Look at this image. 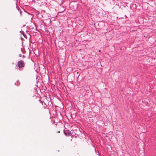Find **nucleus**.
Wrapping results in <instances>:
<instances>
[{"label": "nucleus", "mask_w": 156, "mask_h": 156, "mask_svg": "<svg viewBox=\"0 0 156 156\" xmlns=\"http://www.w3.org/2000/svg\"><path fill=\"white\" fill-rule=\"evenodd\" d=\"M17 65L19 67V70L21 71L23 70V68L25 66V63L23 61L20 60L17 62Z\"/></svg>", "instance_id": "nucleus-1"}, {"label": "nucleus", "mask_w": 156, "mask_h": 156, "mask_svg": "<svg viewBox=\"0 0 156 156\" xmlns=\"http://www.w3.org/2000/svg\"><path fill=\"white\" fill-rule=\"evenodd\" d=\"M20 32L21 34H23V37L26 38V39L27 38V37L25 34L24 33V32L23 31H21Z\"/></svg>", "instance_id": "nucleus-2"}, {"label": "nucleus", "mask_w": 156, "mask_h": 156, "mask_svg": "<svg viewBox=\"0 0 156 156\" xmlns=\"http://www.w3.org/2000/svg\"><path fill=\"white\" fill-rule=\"evenodd\" d=\"M20 83L18 81H17L15 83V85H18L20 84Z\"/></svg>", "instance_id": "nucleus-3"}, {"label": "nucleus", "mask_w": 156, "mask_h": 156, "mask_svg": "<svg viewBox=\"0 0 156 156\" xmlns=\"http://www.w3.org/2000/svg\"><path fill=\"white\" fill-rule=\"evenodd\" d=\"M64 133L66 135H66H68V134H66V133L65 132V131H64ZM71 135V133H68V135L69 136H70V135Z\"/></svg>", "instance_id": "nucleus-4"}, {"label": "nucleus", "mask_w": 156, "mask_h": 156, "mask_svg": "<svg viewBox=\"0 0 156 156\" xmlns=\"http://www.w3.org/2000/svg\"><path fill=\"white\" fill-rule=\"evenodd\" d=\"M22 56V54H20L19 55V57H21Z\"/></svg>", "instance_id": "nucleus-5"}, {"label": "nucleus", "mask_w": 156, "mask_h": 156, "mask_svg": "<svg viewBox=\"0 0 156 156\" xmlns=\"http://www.w3.org/2000/svg\"><path fill=\"white\" fill-rule=\"evenodd\" d=\"M23 58L25 57V56H24V55H23Z\"/></svg>", "instance_id": "nucleus-6"}, {"label": "nucleus", "mask_w": 156, "mask_h": 156, "mask_svg": "<svg viewBox=\"0 0 156 156\" xmlns=\"http://www.w3.org/2000/svg\"><path fill=\"white\" fill-rule=\"evenodd\" d=\"M76 73H77V74H78L79 73H78V72H76Z\"/></svg>", "instance_id": "nucleus-7"}, {"label": "nucleus", "mask_w": 156, "mask_h": 156, "mask_svg": "<svg viewBox=\"0 0 156 156\" xmlns=\"http://www.w3.org/2000/svg\"><path fill=\"white\" fill-rule=\"evenodd\" d=\"M99 52H101V50H99Z\"/></svg>", "instance_id": "nucleus-8"}]
</instances>
